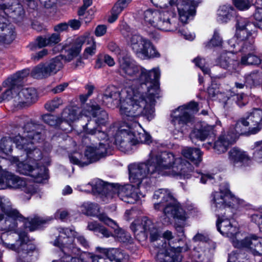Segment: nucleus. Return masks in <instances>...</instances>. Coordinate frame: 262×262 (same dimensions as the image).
<instances>
[{"label": "nucleus", "instance_id": "31", "mask_svg": "<svg viewBox=\"0 0 262 262\" xmlns=\"http://www.w3.org/2000/svg\"><path fill=\"white\" fill-rule=\"evenodd\" d=\"M3 18L0 21V41L4 43H11L15 38L14 31L9 25H7Z\"/></svg>", "mask_w": 262, "mask_h": 262}, {"label": "nucleus", "instance_id": "64", "mask_svg": "<svg viewBox=\"0 0 262 262\" xmlns=\"http://www.w3.org/2000/svg\"><path fill=\"white\" fill-rule=\"evenodd\" d=\"M104 61L108 66L110 67L114 66L115 63L114 59L108 55H104Z\"/></svg>", "mask_w": 262, "mask_h": 262}, {"label": "nucleus", "instance_id": "4", "mask_svg": "<svg viewBox=\"0 0 262 262\" xmlns=\"http://www.w3.org/2000/svg\"><path fill=\"white\" fill-rule=\"evenodd\" d=\"M154 5L166 11L160 12L148 9L144 11L143 19L149 28H157L164 31H173L177 29L174 23L176 9L179 19L187 24L195 13V8L201 0H150Z\"/></svg>", "mask_w": 262, "mask_h": 262}, {"label": "nucleus", "instance_id": "9", "mask_svg": "<svg viewBox=\"0 0 262 262\" xmlns=\"http://www.w3.org/2000/svg\"><path fill=\"white\" fill-rule=\"evenodd\" d=\"M108 49L115 54L119 56L118 61L120 72L124 74L130 80L132 84L129 87H141V84H135V81L140 79V76L144 75L143 79H145L147 84L146 87L151 86L157 84L160 77V71L159 68H153L151 70H147L145 68L136 65L129 58L121 57L122 51L118 46L114 42H110L108 46Z\"/></svg>", "mask_w": 262, "mask_h": 262}, {"label": "nucleus", "instance_id": "18", "mask_svg": "<svg viewBox=\"0 0 262 262\" xmlns=\"http://www.w3.org/2000/svg\"><path fill=\"white\" fill-rule=\"evenodd\" d=\"M243 234L241 238L232 240L233 246L237 248L244 249L254 255H262V238L251 235L244 238Z\"/></svg>", "mask_w": 262, "mask_h": 262}, {"label": "nucleus", "instance_id": "27", "mask_svg": "<svg viewBox=\"0 0 262 262\" xmlns=\"http://www.w3.org/2000/svg\"><path fill=\"white\" fill-rule=\"evenodd\" d=\"M227 136L230 137L234 142L241 135H254L249 132V124L245 118H241L235 125H231L228 132Z\"/></svg>", "mask_w": 262, "mask_h": 262}, {"label": "nucleus", "instance_id": "34", "mask_svg": "<svg viewBox=\"0 0 262 262\" xmlns=\"http://www.w3.org/2000/svg\"><path fill=\"white\" fill-rule=\"evenodd\" d=\"M182 154L195 165H198L202 161V152L199 148L185 147L182 150Z\"/></svg>", "mask_w": 262, "mask_h": 262}, {"label": "nucleus", "instance_id": "52", "mask_svg": "<svg viewBox=\"0 0 262 262\" xmlns=\"http://www.w3.org/2000/svg\"><path fill=\"white\" fill-rule=\"evenodd\" d=\"M97 233H100L102 235V237L105 238H108L110 237H113L114 232L109 231L106 228L103 226H101L98 229V232Z\"/></svg>", "mask_w": 262, "mask_h": 262}, {"label": "nucleus", "instance_id": "46", "mask_svg": "<svg viewBox=\"0 0 262 262\" xmlns=\"http://www.w3.org/2000/svg\"><path fill=\"white\" fill-rule=\"evenodd\" d=\"M235 6L239 10L248 9L250 6V0H232Z\"/></svg>", "mask_w": 262, "mask_h": 262}, {"label": "nucleus", "instance_id": "25", "mask_svg": "<svg viewBox=\"0 0 262 262\" xmlns=\"http://www.w3.org/2000/svg\"><path fill=\"white\" fill-rule=\"evenodd\" d=\"M228 159L234 166L249 165L251 162L247 152L237 147H233L229 151Z\"/></svg>", "mask_w": 262, "mask_h": 262}, {"label": "nucleus", "instance_id": "11", "mask_svg": "<svg viewBox=\"0 0 262 262\" xmlns=\"http://www.w3.org/2000/svg\"><path fill=\"white\" fill-rule=\"evenodd\" d=\"M103 132L106 136L105 138H98L97 134L93 135L96 136L99 140L101 141L99 143V147L94 145L86 146L84 156L77 152H74L69 156L70 162L80 166H84L97 161L106 155L107 154L108 148L111 146L110 138L113 137L109 134V130L107 133ZM97 133H98L97 130Z\"/></svg>", "mask_w": 262, "mask_h": 262}, {"label": "nucleus", "instance_id": "23", "mask_svg": "<svg viewBox=\"0 0 262 262\" xmlns=\"http://www.w3.org/2000/svg\"><path fill=\"white\" fill-rule=\"evenodd\" d=\"M215 125H209L205 122L197 123L191 132L189 137L192 142L203 141L214 134Z\"/></svg>", "mask_w": 262, "mask_h": 262}, {"label": "nucleus", "instance_id": "19", "mask_svg": "<svg viewBox=\"0 0 262 262\" xmlns=\"http://www.w3.org/2000/svg\"><path fill=\"white\" fill-rule=\"evenodd\" d=\"M114 187L116 189L113 192L114 198L117 195L121 200L127 203H135L144 196V194L138 192L139 188L132 185L121 186L115 184Z\"/></svg>", "mask_w": 262, "mask_h": 262}, {"label": "nucleus", "instance_id": "26", "mask_svg": "<svg viewBox=\"0 0 262 262\" xmlns=\"http://www.w3.org/2000/svg\"><path fill=\"white\" fill-rule=\"evenodd\" d=\"M38 95L33 88H24L15 96L14 101L23 106H28L36 101Z\"/></svg>", "mask_w": 262, "mask_h": 262}, {"label": "nucleus", "instance_id": "53", "mask_svg": "<svg viewBox=\"0 0 262 262\" xmlns=\"http://www.w3.org/2000/svg\"><path fill=\"white\" fill-rule=\"evenodd\" d=\"M251 221L259 226L262 231V213L254 214L251 216Z\"/></svg>", "mask_w": 262, "mask_h": 262}, {"label": "nucleus", "instance_id": "47", "mask_svg": "<svg viewBox=\"0 0 262 262\" xmlns=\"http://www.w3.org/2000/svg\"><path fill=\"white\" fill-rule=\"evenodd\" d=\"M36 47H33L30 45V48L32 50L35 49L37 47L41 48L46 46H49L47 37H38L36 38Z\"/></svg>", "mask_w": 262, "mask_h": 262}, {"label": "nucleus", "instance_id": "61", "mask_svg": "<svg viewBox=\"0 0 262 262\" xmlns=\"http://www.w3.org/2000/svg\"><path fill=\"white\" fill-rule=\"evenodd\" d=\"M69 25L67 23H60L54 26V30L58 33L68 29Z\"/></svg>", "mask_w": 262, "mask_h": 262}, {"label": "nucleus", "instance_id": "44", "mask_svg": "<svg viewBox=\"0 0 262 262\" xmlns=\"http://www.w3.org/2000/svg\"><path fill=\"white\" fill-rule=\"evenodd\" d=\"M193 62L196 66L199 67L202 70L204 74H209L210 70L207 66V63L204 58L198 57L194 59Z\"/></svg>", "mask_w": 262, "mask_h": 262}, {"label": "nucleus", "instance_id": "28", "mask_svg": "<svg viewBox=\"0 0 262 262\" xmlns=\"http://www.w3.org/2000/svg\"><path fill=\"white\" fill-rule=\"evenodd\" d=\"M249 124V132L256 134L262 128V111L254 109L245 118Z\"/></svg>", "mask_w": 262, "mask_h": 262}, {"label": "nucleus", "instance_id": "30", "mask_svg": "<svg viewBox=\"0 0 262 262\" xmlns=\"http://www.w3.org/2000/svg\"><path fill=\"white\" fill-rule=\"evenodd\" d=\"M255 26H256L255 25ZM256 29H255L254 32H252L251 34H250L248 37L245 40L249 41L250 40V39H252V45L253 46V50L250 51H246V52H243V53H245V54H243L241 57V61L239 62V64H242L244 66H249V65H258L261 62V60L259 58L258 56L255 55L251 52L254 50V48L253 45V35L256 32Z\"/></svg>", "mask_w": 262, "mask_h": 262}, {"label": "nucleus", "instance_id": "12", "mask_svg": "<svg viewBox=\"0 0 262 262\" xmlns=\"http://www.w3.org/2000/svg\"><path fill=\"white\" fill-rule=\"evenodd\" d=\"M198 105L191 101L178 107L171 112L170 122L172 125V134L176 139L182 138L187 130L188 124L193 122L192 114L198 112Z\"/></svg>", "mask_w": 262, "mask_h": 262}, {"label": "nucleus", "instance_id": "57", "mask_svg": "<svg viewBox=\"0 0 262 262\" xmlns=\"http://www.w3.org/2000/svg\"><path fill=\"white\" fill-rule=\"evenodd\" d=\"M106 32V27L105 25H98L95 29V34L96 36L100 37Z\"/></svg>", "mask_w": 262, "mask_h": 262}, {"label": "nucleus", "instance_id": "21", "mask_svg": "<svg viewBox=\"0 0 262 262\" xmlns=\"http://www.w3.org/2000/svg\"><path fill=\"white\" fill-rule=\"evenodd\" d=\"M86 186L91 187L94 193H98L100 195L102 201L105 203L109 202L114 198L113 192L115 190V184H107L98 179L92 180Z\"/></svg>", "mask_w": 262, "mask_h": 262}, {"label": "nucleus", "instance_id": "20", "mask_svg": "<svg viewBox=\"0 0 262 262\" xmlns=\"http://www.w3.org/2000/svg\"><path fill=\"white\" fill-rule=\"evenodd\" d=\"M30 73L28 69H25L16 73L15 74L7 78L3 82V86L7 88L8 89L0 97V102L4 100H10L13 98L12 91L16 86L20 85L23 80L26 78Z\"/></svg>", "mask_w": 262, "mask_h": 262}, {"label": "nucleus", "instance_id": "37", "mask_svg": "<svg viewBox=\"0 0 262 262\" xmlns=\"http://www.w3.org/2000/svg\"><path fill=\"white\" fill-rule=\"evenodd\" d=\"M62 60V56H58L46 62L51 76L56 74L63 68Z\"/></svg>", "mask_w": 262, "mask_h": 262}, {"label": "nucleus", "instance_id": "5", "mask_svg": "<svg viewBox=\"0 0 262 262\" xmlns=\"http://www.w3.org/2000/svg\"><path fill=\"white\" fill-rule=\"evenodd\" d=\"M212 208L216 213L218 219L216 221L217 230L224 236L232 240L241 238L242 233L238 232L237 227L234 225L229 218L232 216L233 208L237 205L244 206V201L233 195L229 190L228 184L221 186L219 191L212 194Z\"/></svg>", "mask_w": 262, "mask_h": 262}, {"label": "nucleus", "instance_id": "1", "mask_svg": "<svg viewBox=\"0 0 262 262\" xmlns=\"http://www.w3.org/2000/svg\"><path fill=\"white\" fill-rule=\"evenodd\" d=\"M135 84H141V87H127L120 92L116 88H108L104 99H112L117 105L122 118L128 122H123L117 126H111L109 134L112 135L115 143L121 151L128 153L140 143L149 144L151 137L138 123V119L143 116L150 120L154 117V105L159 97V88L157 84L146 87V81L140 76Z\"/></svg>", "mask_w": 262, "mask_h": 262}, {"label": "nucleus", "instance_id": "42", "mask_svg": "<svg viewBox=\"0 0 262 262\" xmlns=\"http://www.w3.org/2000/svg\"><path fill=\"white\" fill-rule=\"evenodd\" d=\"M62 103L63 102L61 98H56L47 102L45 106L47 110L53 111L62 105Z\"/></svg>", "mask_w": 262, "mask_h": 262}, {"label": "nucleus", "instance_id": "33", "mask_svg": "<svg viewBox=\"0 0 262 262\" xmlns=\"http://www.w3.org/2000/svg\"><path fill=\"white\" fill-rule=\"evenodd\" d=\"M235 142L230 137L227 136V133L222 134L215 141L214 145L215 151L220 154L225 152L228 147Z\"/></svg>", "mask_w": 262, "mask_h": 262}, {"label": "nucleus", "instance_id": "15", "mask_svg": "<svg viewBox=\"0 0 262 262\" xmlns=\"http://www.w3.org/2000/svg\"><path fill=\"white\" fill-rule=\"evenodd\" d=\"M127 45L138 56L146 58L159 57L160 54L148 39L138 34H130L126 38Z\"/></svg>", "mask_w": 262, "mask_h": 262}, {"label": "nucleus", "instance_id": "63", "mask_svg": "<svg viewBox=\"0 0 262 262\" xmlns=\"http://www.w3.org/2000/svg\"><path fill=\"white\" fill-rule=\"evenodd\" d=\"M69 24V26L74 30L78 29L81 26L80 21L77 19H72L70 20Z\"/></svg>", "mask_w": 262, "mask_h": 262}, {"label": "nucleus", "instance_id": "43", "mask_svg": "<svg viewBox=\"0 0 262 262\" xmlns=\"http://www.w3.org/2000/svg\"><path fill=\"white\" fill-rule=\"evenodd\" d=\"M222 43V38L220 37L219 33L216 31H215L212 38L207 43L206 46L208 48L218 47L221 46Z\"/></svg>", "mask_w": 262, "mask_h": 262}, {"label": "nucleus", "instance_id": "8", "mask_svg": "<svg viewBox=\"0 0 262 262\" xmlns=\"http://www.w3.org/2000/svg\"><path fill=\"white\" fill-rule=\"evenodd\" d=\"M156 210H163L164 223H170V219L174 220V226L178 231L183 233V228L188 225V212L192 213L194 207L189 206L184 209L177 202L171 192L167 189H159L154 192L152 197Z\"/></svg>", "mask_w": 262, "mask_h": 262}, {"label": "nucleus", "instance_id": "2", "mask_svg": "<svg viewBox=\"0 0 262 262\" xmlns=\"http://www.w3.org/2000/svg\"><path fill=\"white\" fill-rule=\"evenodd\" d=\"M0 208L3 213L0 230L4 231L1 236L4 247L18 254L17 262H31L33 253L36 252V246L29 242L26 232L16 231L18 222L24 221L26 228L34 231L51 221L52 217L35 216L28 221L24 219L8 200H4Z\"/></svg>", "mask_w": 262, "mask_h": 262}, {"label": "nucleus", "instance_id": "55", "mask_svg": "<svg viewBox=\"0 0 262 262\" xmlns=\"http://www.w3.org/2000/svg\"><path fill=\"white\" fill-rule=\"evenodd\" d=\"M69 216V212L67 210L63 209L58 210L55 213V217L61 220L67 219Z\"/></svg>", "mask_w": 262, "mask_h": 262}, {"label": "nucleus", "instance_id": "35", "mask_svg": "<svg viewBox=\"0 0 262 262\" xmlns=\"http://www.w3.org/2000/svg\"><path fill=\"white\" fill-rule=\"evenodd\" d=\"M235 13V10L230 5L221 6L217 10V20L221 23H227Z\"/></svg>", "mask_w": 262, "mask_h": 262}, {"label": "nucleus", "instance_id": "39", "mask_svg": "<svg viewBox=\"0 0 262 262\" xmlns=\"http://www.w3.org/2000/svg\"><path fill=\"white\" fill-rule=\"evenodd\" d=\"M245 82L250 86L260 84L262 82V73L254 71L245 76Z\"/></svg>", "mask_w": 262, "mask_h": 262}, {"label": "nucleus", "instance_id": "14", "mask_svg": "<svg viewBox=\"0 0 262 262\" xmlns=\"http://www.w3.org/2000/svg\"><path fill=\"white\" fill-rule=\"evenodd\" d=\"M83 45L86 46L83 53L84 58H88L95 54L96 43L94 38L88 35H85L77 38L73 44L69 46L66 45L63 46V49L67 53L66 60L70 61L78 56L81 50L82 46Z\"/></svg>", "mask_w": 262, "mask_h": 262}, {"label": "nucleus", "instance_id": "48", "mask_svg": "<svg viewBox=\"0 0 262 262\" xmlns=\"http://www.w3.org/2000/svg\"><path fill=\"white\" fill-rule=\"evenodd\" d=\"M49 46H51L58 43L61 41L60 34L58 33H54L51 35L47 36Z\"/></svg>", "mask_w": 262, "mask_h": 262}, {"label": "nucleus", "instance_id": "17", "mask_svg": "<svg viewBox=\"0 0 262 262\" xmlns=\"http://www.w3.org/2000/svg\"><path fill=\"white\" fill-rule=\"evenodd\" d=\"M164 238L169 241L168 245L165 244V246H162V248L158 251L157 255V259L160 261L165 262H180L181 260L182 256L180 253L183 251H186L187 247H180V246H172L173 236L172 232L166 231L163 234Z\"/></svg>", "mask_w": 262, "mask_h": 262}, {"label": "nucleus", "instance_id": "40", "mask_svg": "<svg viewBox=\"0 0 262 262\" xmlns=\"http://www.w3.org/2000/svg\"><path fill=\"white\" fill-rule=\"evenodd\" d=\"M127 7L126 2H120L117 3L113 7L111 11V15L108 18V21L113 23L115 21L121 12Z\"/></svg>", "mask_w": 262, "mask_h": 262}, {"label": "nucleus", "instance_id": "59", "mask_svg": "<svg viewBox=\"0 0 262 262\" xmlns=\"http://www.w3.org/2000/svg\"><path fill=\"white\" fill-rule=\"evenodd\" d=\"M208 239V235L206 234L199 233L196 234L193 238L194 242H206Z\"/></svg>", "mask_w": 262, "mask_h": 262}, {"label": "nucleus", "instance_id": "13", "mask_svg": "<svg viewBox=\"0 0 262 262\" xmlns=\"http://www.w3.org/2000/svg\"><path fill=\"white\" fill-rule=\"evenodd\" d=\"M56 232L57 233L56 234H58V235L55 241L54 245L61 248V258L59 261L54 260L52 262H61L63 257L73 256L77 258L80 257L79 255H74L71 252L66 253L63 251L66 247L70 246L71 245L77 248L73 243L75 237H77L78 242L82 246L85 248L89 247V243L85 238L83 236L79 235L78 233L75 231L74 229L68 228H59L56 230ZM78 249L81 251L79 248Z\"/></svg>", "mask_w": 262, "mask_h": 262}, {"label": "nucleus", "instance_id": "32", "mask_svg": "<svg viewBox=\"0 0 262 262\" xmlns=\"http://www.w3.org/2000/svg\"><path fill=\"white\" fill-rule=\"evenodd\" d=\"M63 251L66 253L71 252L74 255H79L80 257L77 258L73 256L63 257L61 262H87L85 260V256L86 255V253L82 252L76 247L71 245L70 246L66 247Z\"/></svg>", "mask_w": 262, "mask_h": 262}, {"label": "nucleus", "instance_id": "7", "mask_svg": "<svg viewBox=\"0 0 262 262\" xmlns=\"http://www.w3.org/2000/svg\"><path fill=\"white\" fill-rule=\"evenodd\" d=\"M255 29V24L249 22L246 18H238L237 20L235 36L228 41L231 49L229 52H223L220 55L216 61L217 64L231 73L234 72L239 65V62L235 59L233 53L253 50L252 39L249 41L245 39L252 32H254Z\"/></svg>", "mask_w": 262, "mask_h": 262}, {"label": "nucleus", "instance_id": "16", "mask_svg": "<svg viewBox=\"0 0 262 262\" xmlns=\"http://www.w3.org/2000/svg\"><path fill=\"white\" fill-rule=\"evenodd\" d=\"M7 188L20 189L30 196L36 191L35 186L30 182H26L11 172L3 171L0 175V189Z\"/></svg>", "mask_w": 262, "mask_h": 262}, {"label": "nucleus", "instance_id": "49", "mask_svg": "<svg viewBox=\"0 0 262 262\" xmlns=\"http://www.w3.org/2000/svg\"><path fill=\"white\" fill-rule=\"evenodd\" d=\"M228 262H244L242 255L233 251L229 255Z\"/></svg>", "mask_w": 262, "mask_h": 262}, {"label": "nucleus", "instance_id": "58", "mask_svg": "<svg viewBox=\"0 0 262 262\" xmlns=\"http://www.w3.org/2000/svg\"><path fill=\"white\" fill-rule=\"evenodd\" d=\"M48 50L46 49L37 52L32 56V58L34 60L38 61L48 54Z\"/></svg>", "mask_w": 262, "mask_h": 262}, {"label": "nucleus", "instance_id": "38", "mask_svg": "<svg viewBox=\"0 0 262 262\" xmlns=\"http://www.w3.org/2000/svg\"><path fill=\"white\" fill-rule=\"evenodd\" d=\"M31 75L36 79H44L51 76L46 62L40 63L34 67L31 72Z\"/></svg>", "mask_w": 262, "mask_h": 262}, {"label": "nucleus", "instance_id": "10", "mask_svg": "<svg viewBox=\"0 0 262 262\" xmlns=\"http://www.w3.org/2000/svg\"><path fill=\"white\" fill-rule=\"evenodd\" d=\"M30 146L27 152L28 159L25 162H20L17 157H10L9 160L13 164H15L17 171L21 174L30 176L35 179L37 183H43L47 179V170L44 167H37L36 161L41 158V151L36 148L32 149Z\"/></svg>", "mask_w": 262, "mask_h": 262}, {"label": "nucleus", "instance_id": "36", "mask_svg": "<svg viewBox=\"0 0 262 262\" xmlns=\"http://www.w3.org/2000/svg\"><path fill=\"white\" fill-rule=\"evenodd\" d=\"M114 230V234L113 237L117 241L123 243H131L133 238L129 233L119 228L116 223V225H114L113 227H110Z\"/></svg>", "mask_w": 262, "mask_h": 262}, {"label": "nucleus", "instance_id": "62", "mask_svg": "<svg viewBox=\"0 0 262 262\" xmlns=\"http://www.w3.org/2000/svg\"><path fill=\"white\" fill-rule=\"evenodd\" d=\"M68 86V83H63L62 84H60L56 86L54 88H53L52 90V91L54 94L61 93V92H63L66 89V88H67Z\"/></svg>", "mask_w": 262, "mask_h": 262}, {"label": "nucleus", "instance_id": "3", "mask_svg": "<svg viewBox=\"0 0 262 262\" xmlns=\"http://www.w3.org/2000/svg\"><path fill=\"white\" fill-rule=\"evenodd\" d=\"M192 166L182 158H176L171 152L151 151L146 163H134L128 166L129 179L138 186L142 181L150 176H167L188 178Z\"/></svg>", "mask_w": 262, "mask_h": 262}, {"label": "nucleus", "instance_id": "51", "mask_svg": "<svg viewBox=\"0 0 262 262\" xmlns=\"http://www.w3.org/2000/svg\"><path fill=\"white\" fill-rule=\"evenodd\" d=\"M253 157L254 159L262 155V140L254 143Z\"/></svg>", "mask_w": 262, "mask_h": 262}, {"label": "nucleus", "instance_id": "50", "mask_svg": "<svg viewBox=\"0 0 262 262\" xmlns=\"http://www.w3.org/2000/svg\"><path fill=\"white\" fill-rule=\"evenodd\" d=\"M254 17L257 21L256 25L262 30V8H258L256 9Z\"/></svg>", "mask_w": 262, "mask_h": 262}, {"label": "nucleus", "instance_id": "6", "mask_svg": "<svg viewBox=\"0 0 262 262\" xmlns=\"http://www.w3.org/2000/svg\"><path fill=\"white\" fill-rule=\"evenodd\" d=\"M80 112L77 106L66 108L61 114V121H63V124H67L70 126L71 123L82 118L83 116L87 117L92 116L93 119L88 120V123L83 126V133H81L82 142L85 144H87L89 139L86 135H95L97 134V130L98 138H106V135L102 131L103 128L106 125L108 119L105 111L101 110L99 105L96 102L91 101L84 106L81 114L78 115Z\"/></svg>", "mask_w": 262, "mask_h": 262}, {"label": "nucleus", "instance_id": "60", "mask_svg": "<svg viewBox=\"0 0 262 262\" xmlns=\"http://www.w3.org/2000/svg\"><path fill=\"white\" fill-rule=\"evenodd\" d=\"M205 255V251L200 248H195L193 250V255L195 258L201 259Z\"/></svg>", "mask_w": 262, "mask_h": 262}, {"label": "nucleus", "instance_id": "22", "mask_svg": "<svg viewBox=\"0 0 262 262\" xmlns=\"http://www.w3.org/2000/svg\"><path fill=\"white\" fill-rule=\"evenodd\" d=\"M131 229L136 232L149 233L152 241H156L159 236V232L152 222L146 217L138 219L131 225Z\"/></svg>", "mask_w": 262, "mask_h": 262}, {"label": "nucleus", "instance_id": "29", "mask_svg": "<svg viewBox=\"0 0 262 262\" xmlns=\"http://www.w3.org/2000/svg\"><path fill=\"white\" fill-rule=\"evenodd\" d=\"M96 250L102 253V255L91 254L90 257L92 262H121L123 258V253L117 249H113L111 253L113 255L112 257L108 256L106 254V249L100 247H97Z\"/></svg>", "mask_w": 262, "mask_h": 262}, {"label": "nucleus", "instance_id": "24", "mask_svg": "<svg viewBox=\"0 0 262 262\" xmlns=\"http://www.w3.org/2000/svg\"><path fill=\"white\" fill-rule=\"evenodd\" d=\"M82 211L85 214L90 216H96L100 221L103 222L109 227H113L116 225V222L107 217L105 214L99 213V208L97 204L89 202L83 203L81 206Z\"/></svg>", "mask_w": 262, "mask_h": 262}, {"label": "nucleus", "instance_id": "45", "mask_svg": "<svg viewBox=\"0 0 262 262\" xmlns=\"http://www.w3.org/2000/svg\"><path fill=\"white\" fill-rule=\"evenodd\" d=\"M207 92L209 97L211 98H212L215 95H217V98L221 100L225 104V105L226 104L227 101L230 99L229 97L223 98V94L222 93L219 94L218 91L215 90L212 87H209L207 90Z\"/></svg>", "mask_w": 262, "mask_h": 262}, {"label": "nucleus", "instance_id": "54", "mask_svg": "<svg viewBox=\"0 0 262 262\" xmlns=\"http://www.w3.org/2000/svg\"><path fill=\"white\" fill-rule=\"evenodd\" d=\"M83 5L78 10V14L79 16L83 15L87 8L92 4V0H83Z\"/></svg>", "mask_w": 262, "mask_h": 262}, {"label": "nucleus", "instance_id": "41", "mask_svg": "<svg viewBox=\"0 0 262 262\" xmlns=\"http://www.w3.org/2000/svg\"><path fill=\"white\" fill-rule=\"evenodd\" d=\"M42 120L43 121L51 126H57L58 125H61V128L63 130H67L68 128H64L63 126V121H61V119L57 118L56 116L50 115L46 114L42 116Z\"/></svg>", "mask_w": 262, "mask_h": 262}, {"label": "nucleus", "instance_id": "56", "mask_svg": "<svg viewBox=\"0 0 262 262\" xmlns=\"http://www.w3.org/2000/svg\"><path fill=\"white\" fill-rule=\"evenodd\" d=\"M101 226V225L96 221H91L88 222L87 229L97 233L98 232V229H99Z\"/></svg>", "mask_w": 262, "mask_h": 262}]
</instances>
